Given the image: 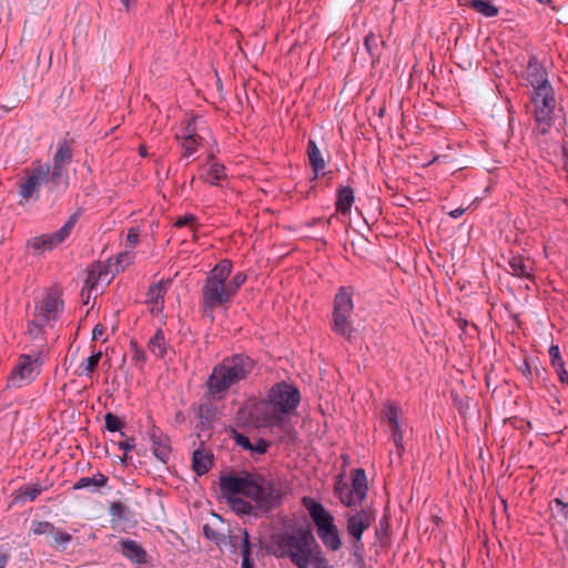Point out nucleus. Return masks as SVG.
Returning <instances> with one entry per match:
<instances>
[{
    "instance_id": "nucleus-1",
    "label": "nucleus",
    "mask_w": 568,
    "mask_h": 568,
    "mask_svg": "<svg viewBox=\"0 0 568 568\" xmlns=\"http://www.w3.org/2000/svg\"><path fill=\"white\" fill-rule=\"evenodd\" d=\"M222 495H244L255 501L256 507L270 511L282 503L283 490L280 483L260 474L224 476L220 480Z\"/></svg>"
},
{
    "instance_id": "nucleus-2",
    "label": "nucleus",
    "mask_w": 568,
    "mask_h": 568,
    "mask_svg": "<svg viewBox=\"0 0 568 568\" xmlns=\"http://www.w3.org/2000/svg\"><path fill=\"white\" fill-rule=\"evenodd\" d=\"M300 402L301 393L294 384L276 383L270 388L265 404L251 412V418L257 427H282Z\"/></svg>"
},
{
    "instance_id": "nucleus-3",
    "label": "nucleus",
    "mask_w": 568,
    "mask_h": 568,
    "mask_svg": "<svg viewBox=\"0 0 568 568\" xmlns=\"http://www.w3.org/2000/svg\"><path fill=\"white\" fill-rule=\"evenodd\" d=\"M255 367V362L244 354H235L225 357L215 365L206 379L207 396L215 400H222L227 392L247 379Z\"/></svg>"
},
{
    "instance_id": "nucleus-4",
    "label": "nucleus",
    "mask_w": 568,
    "mask_h": 568,
    "mask_svg": "<svg viewBox=\"0 0 568 568\" xmlns=\"http://www.w3.org/2000/svg\"><path fill=\"white\" fill-rule=\"evenodd\" d=\"M272 547L273 555L277 558H288L297 568H308L318 544L308 528L298 527L291 532L274 535Z\"/></svg>"
},
{
    "instance_id": "nucleus-5",
    "label": "nucleus",
    "mask_w": 568,
    "mask_h": 568,
    "mask_svg": "<svg viewBox=\"0 0 568 568\" xmlns=\"http://www.w3.org/2000/svg\"><path fill=\"white\" fill-rule=\"evenodd\" d=\"M232 273V262L222 260L207 274L201 288V310L204 316L214 321L213 312L217 308H227L234 296L226 281Z\"/></svg>"
},
{
    "instance_id": "nucleus-6",
    "label": "nucleus",
    "mask_w": 568,
    "mask_h": 568,
    "mask_svg": "<svg viewBox=\"0 0 568 568\" xmlns=\"http://www.w3.org/2000/svg\"><path fill=\"white\" fill-rule=\"evenodd\" d=\"M354 290L352 286H341L334 298L333 325L334 333L349 338L353 332L351 314Z\"/></svg>"
},
{
    "instance_id": "nucleus-7",
    "label": "nucleus",
    "mask_w": 568,
    "mask_h": 568,
    "mask_svg": "<svg viewBox=\"0 0 568 568\" xmlns=\"http://www.w3.org/2000/svg\"><path fill=\"white\" fill-rule=\"evenodd\" d=\"M530 100L534 104V119L538 123V131L545 135L554 123V112L556 109L554 88L534 91Z\"/></svg>"
},
{
    "instance_id": "nucleus-8",
    "label": "nucleus",
    "mask_w": 568,
    "mask_h": 568,
    "mask_svg": "<svg viewBox=\"0 0 568 568\" xmlns=\"http://www.w3.org/2000/svg\"><path fill=\"white\" fill-rule=\"evenodd\" d=\"M73 149L72 142L63 139L57 143V150L52 158L51 184L53 187L63 185L64 187L69 184V174L67 165L72 162Z\"/></svg>"
},
{
    "instance_id": "nucleus-9",
    "label": "nucleus",
    "mask_w": 568,
    "mask_h": 568,
    "mask_svg": "<svg viewBox=\"0 0 568 568\" xmlns=\"http://www.w3.org/2000/svg\"><path fill=\"white\" fill-rule=\"evenodd\" d=\"M79 214L73 213L69 216L65 224L58 231L51 234H42L28 241V247L32 248L37 253H42L47 250H52L62 242H64L71 234L72 229L78 222Z\"/></svg>"
},
{
    "instance_id": "nucleus-10",
    "label": "nucleus",
    "mask_w": 568,
    "mask_h": 568,
    "mask_svg": "<svg viewBox=\"0 0 568 568\" xmlns=\"http://www.w3.org/2000/svg\"><path fill=\"white\" fill-rule=\"evenodd\" d=\"M43 182L51 183L50 165L38 163L26 171L24 181L20 183L18 193L23 200L29 201L39 193Z\"/></svg>"
},
{
    "instance_id": "nucleus-11",
    "label": "nucleus",
    "mask_w": 568,
    "mask_h": 568,
    "mask_svg": "<svg viewBox=\"0 0 568 568\" xmlns=\"http://www.w3.org/2000/svg\"><path fill=\"white\" fill-rule=\"evenodd\" d=\"M366 493L367 479L365 470L357 468L353 470L352 487L341 490L339 499L346 506H355L364 500Z\"/></svg>"
},
{
    "instance_id": "nucleus-12",
    "label": "nucleus",
    "mask_w": 568,
    "mask_h": 568,
    "mask_svg": "<svg viewBox=\"0 0 568 568\" xmlns=\"http://www.w3.org/2000/svg\"><path fill=\"white\" fill-rule=\"evenodd\" d=\"M38 357L32 358L30 355H20L18 363L12 368L8 377V386L21 387L22 385L30 383L38 373L36 371V363Z\"/></svg>"
},
{
    "instance_id": "nucleus-13",
    "label": "nucleus",
    "mask_w": 568,
    "mask_h": 568,
    "mask_svg": "<svg viewBox=\"0 0 568 568\" xmlns=\"http://www.w3.org/2000/svg\"><path fill=\"white\" fill-rule=\"evenodd\" d=\"M412 437V427L402 418V412L393 405V444L399 458L403 457Z\"/></svg>"
},
{
    "instance_id": "nucleus-14",
    "label": "nucleus",
    "mask_w": 568,
    "mask_h": 568,
    "mask_svg": "<svg viewBox=\"0 0 568 568\" xmlns=\"http://www.w3.org/2000/svg\"><path fill=\"white\" fill-rule=\"evenodd\" d=\"M526 80L532 87L534 91H540L547 88H552L548 80L546 68L535 54H530L526 67Z\"/></svg>"
},
{
    "instance_id": "nucleus-15",
    "label": "nucleus",
    "mask_w": 568,
    "mask_h": 568,
    "mask_svg": "<svg viewBox=\"0 0 568 568\" xmlns=\"http://www.w3.org/2000/svg\"><path fill=\"white\" fill-rule=\"evenodd\" d=\"M63 308V301L60 298V293L57 290H49L40 305L36 306L34 314L45 320V322L55 321L59 313Z\"/></svg>"
},
{
    "instance_id": "nucleus-16",
    "label": "nucleus",
    "mask_w": 568,
    "mask_h": 568,
    "mask_svg": "<svg viewBox=\"0 0 568 568\" xmlns=\"http://www.w3.org/2000/svg\"><path fill=\"white\" fill-rule=\"evenodd\" d=\"M508 266L509 273L513 276L527 280L535 278V261L529 256L510 252L508 257Z\"/></svg>"
},
{
    "instance_id": "nucleus-17",
    "label": "nucleus",
    "mask_w": 568,
    "mask_h": 568,
    "mask_svg": "<svg viewBox=\"0 0 568 568\" xmlns=\"http://www.w3.org/2000/svg\"><path fill=\"white\" fill-rule=\"evenodd\" d=\"M303 505L306 507L312 519L314 520L317 532L335 526L333 523V516L325 510L321 503H317L312 498L304 497Z\"/></svg>"
},
{
    "instance_id": "nucleus-18",
    "label": "nucleus",
    "mask_w": 568,
    "mask_h": 568,
    "mask_svg": "<svg viewBox=\"0 0 568 568\" xmlns=\"http://www.w3.org/2000/svg\"><path fill=\"white\" fill-rule=\"evenodd\" d=\"M152 450L154 456L163 463H166L171 456L170 438L159 428L153 427L150 434Z\"/></svg>"
},
{
    "instance_id": "nucleus-19",
    "label": "nucleus",
    "mask_w": 568,
    "mask_h": 568,
    "mask_svg": "<svg viewBox=\"0 0 568 568\" xmlns=\"http://www.w3.org/2000/svg\"><path fill=\"white\" fill-rule=\"evenodd\" d=\"M372 518L367 510L357 511L348 518L347 531L359 541L363 532L369 527Z\"/></svg>"
},
{
    "instance_id": "nucleus-20",
    "label": "nucleus",
    "mask_w": 568,
    "mask_h": 568,
    "mask_svg": "<svg viewBox=\"0 0 568 568\" xmlns=\"http://www.w3.org/2000/svg\"><path fill=\"white\" fill-rule=\"evenodd\" d=\"M121 552L128 559L136 564H145L148 561V554L141 545L131 539H122L120 542Z\"/></svg>"
},
{
    "instance_id": "nucleus-21",
    "label": "nucleus",
    "mask_w": 568,
    "mask_h": 568,
    "mask_svg": "<svg viewBox=\"0 0 568 568\" xmlns=\"http://www.w3.org/2000/svg\"><path fill=\"white\" fill-rule=\"evenodd\" d=\"M550 364L558 375V379L562 384H568V373L565 368V362L561 357L558 345L552 344L549 349Z\"/></svg>"
},
{
    "instance_id": "nucleus-22",
    "label": "nucleus",
    "mask_w": 568,
    "mask_h": 568,
    "mask_svg": "<svg viewBox=\"0 0 568 568\" xmlns=\"http://www.w3.org/2000/svg\"><path fill=\"white\" fill-rule=\"evenodd\" d=\"M354 203V192L351 186H342L337 191L336 212L346 215Z\"/></svg>"
},
{
    "instance_id": "nucleus-23",
    "label": "nucleus",
    "mask_w": 568,
    "mask_h": 568,
    "mask_svg": "<svg viewBox=\"0 0 568 568\" xmlns=\"http://www.w3.org/2000/svg\"><path fill=\"white\" fill-rule=\"evenodd\" d=\"M213 465L212 455L196 449L192 457V468L196 475L202 476L206 474Z\"/></svg>"
},
{
    "instance_id": "nucleus-24",
    "label": "nucleus",
    "mask_w": 568,
    "mask_h": 568,
    "mask_svg": "<svg viewBox=\"0 0 568 568\" xmlns=\"http://www.w3.org/2000/svg\"><path fill=\"white\" fill-rule=\"evenodd\" d=\"M108 483V477L101 473L92 477H81L74 485L73 489H90L91 491H97L100 487L105 486Z\"/></svg>"
},
{
    "instance_id": "nucleus-25",
    "label": "nucleus",
    "mask_w": 568,
    "mask_h": 568,
    "mask_svg": "<svg viewBox=\"0 0 568 568\" xmlns=\"http://www.w3.org/2000/svg\"><path fill=\"white\" fill-rule=\"evenodd\" d=\"M148 348L154 356L159 358H163L166 355L168 343L162 328H159L153 335V337L150 338L148 343Z\"/></svg>"
},
{
    "instance_id": "nucleus-26",
    "label": "nucleus",
    "mask_w": 568,
    "mask_h": 568,
    "mask_svg": "<svg viewBox=\"0 0 568 568\" xmlns=\"http://www.w3.org/2000/svg\"><path fill=\"white\" fill-rule=\"evenodd\" d=\"M307 155H308L311 166H312L313 171L315 172V176H317V174L325 169L326 164H325V161L322 156V153H321L318 146L316 145L315 141H313V140L308 141Z\"/></svg>"
},
{
    "instance_id": "nucleus-27",
    "label": "nucleus",
    "mask_w": 568,
    "mask_h": 568,
    "mask_svg": "<svg viewBox=\"0 0 568 568\" xmlns=\"http://www.w3.org/2000/svg\"><path fill=\"white\" fill-rule=\"evenodd\" d=\"M165 290L162 283L151 285L148 291V303L153 304L152 312H160L163 308Z\"/></svg>"
},
{
    "instance_id": "nucleus-28",
    "label": "nucleus",
    "mask_w": 568,
    "mask_h": 568,
    "mask_svg": "<svg viewBox=\"0 0 568 568\" xmlns=\"http://www.w3.org/2000/svg\"><path fill=\"white\" fill-rule=\"evenodd\" d=\"M468 7L487 18L496 17L499 9L490 0H470Z\"/></svg>"
},
{
    "instance_id": "nucleus-29",
    "label": "nucleus",
    "mask_w": 568,
    "mask_h": 568,
    "mask_svg": "<svg viewBox=\"0 0 568 568\" xmlns=\"http://www.w3.org/2000/svg\"><path fill=\"white\" fill-rule=\"evenodd\" d=\"M317 535L327 548L332 550L339 549L342 542L336 526L322 530Z\"/></svg>"
},
{
    "instance_id": "nucleus-30",
    "label": "nucleus",
    "mask_w": 568,
    "mask_h": 568,
    "mask_svg": "<svg viewBox=\"0 0 568 568\" xmlns=\"http://www.w3.org/2000/svg\"><path fill=\"white\" fill-rule=\"evenodd\" d=\"M226 497L230 501L231 508L240 515H250L254 507L250 501H246L242 497H239L236 495H223Z\"/></svg>"
},
{
    "instance_id": "nucleus-31",
    "label": "nucleus",
    "mask_w": 568,
    "mask_h": 568,
    "mask_svg": "<svg viewBox=\"0 0 568 568\" xmlns=\"http://www.w3.org/2000/svg\"><path fill=\"white\" fill-rule=\"evenodd\" d=\"M226 178L225 168L223 164L217 162H213L210 165L206 176L204 181L211 185H217L219 182Z\"/></svg>"
},
{
    "instance_id": "nucleus-32",
    "label": "nucleus",
    "mask_w": 568,
    "mask_h": 568,
    "mask_svg": "<svg viewBox=\"0 0 568 568\" xmlns=\"http://www.w3.org/2000/svg\"><path fill=\"white\" fill-rule=\"evenodd\" d=\"M102 357V352L99 351L97 353H93L90 357H88L81 365L79 372V375H91L98 367L99 362Z\"/></svg>"
},
{
    "instance_id": "nucleus-33",
    "label": "nucleus",
    "mask_w": 568,
    "mask_h": 568,
    "mask_svg": "<svg viewBox=\"0 0 568 568\" xmlns=\"http://www.w3.org/2000/svg\"><path fill=\"white\" fill-rule=\"evenodd\" d=\"M241 540L235 535H224L221 537L217 546L220 548H226L230 552L236 554Z\"/></svg>"
},
{
    "instance_id": "nucleus-34",
    "label": "nucleus",
    "mask_w": 568,
    "mask_h": 568,
    "mask_svg": "<svg viewBox=\"0 0 568 568\" xmlns=\"http://www.w3.org/2000/svg\"><path fill=\"white\" fill-rule=\"evenodd\" d=\"M48 324V322H45V320H43L42 317H39L38 315L34 314V318L32 321L29 322L28 324V334L32 337V338H37L38 336H40L43 332V327Z\"/></svg>"
},
{
    "instance_id": "nucleus-35",
    "label": "nucleus",
    "mask_w": 568,
    "mask_h": 568,
    "mask_svg": "<svg viewBox=\"0 0 568 568\" xmlns=\"http://www.w3.org/2000/svg\"><path fill=\"white\" fill-rule=\"evenodd\" d=\"M42 493V487L39 484L28 485L21 489L20 494L17 496L19 500H34Z\"/></svg>"
},
{
    "instance_id": "nucleus-36",
    "label": "nucleus",
    "mask_w": 568,
    "mask_h": 568,
    "mask_svg": "<svg viewBox=\"0 0 568 568\" xmlns=\"http://www.w3.org/2000/svg\"><path fill=\"white\" fill-rule=\"evenodd\" d=\"M201 138L182 136L181 146L184 150L183 155L189 156L196 152Z\"/></svg>"
},
{
    "instance_id": "nucleus-37",
    "label": "nucleus",
    "mask_w": 568,
    "mask_h": 568,
    "mask_svg": "<svg viewBox=\"0 0 568 568\" xmlns=\"http://www.w3.org/2000/svg\"><path fill=\"white\" fill-rule=\"evenodd\" d=\"M105 429L114 433L123 428L124 422H122L116 415L106 413L104 416Z\"/></svg>"
},
{
    "instance_id": "nucleus-38",
    "label": "nucleus",
    "mask_w": 568,
    "mask_h": 568,
    "mask_svg": "<svg viewBox=\"0 0 568 568\" xmlns=\"http://www.w3.org/2000/svg\"><path fill=\"white\" fill-rule=\"evenodd\" d=\"M31 531L34 535H51L54 532V525L49 521L33 520L31 525Z\"/></svg>"
},
{
    "instance_id": "nucleus-39",
    "label": "nucleus",
    "mask_w": 568,
    "mask_h": 568,
    "mask_svg": "<svg viewBox=\"0 0 568 568\" xmlns=\"http://www.w3.org/2000/svg\"><path fill=\"white\" fill-rule=\"evenodd\" d=\"M246 278V274H244L243 272H239L231 280L226 281V284L234 297L237 294L241 286L245 283Z\"/></svg>"
},
{
    "instance_id": "nucleus-40",
    "label": "nucleus",
    "mask_w": 568,
    "mask_h": 568,
    "mask_svg": "<svg viewBox=\"0 0 568 568\" xmlns=\"http://www.w3.org/2000/svg\"><path fill=\"white\" fill-rule=\"evenodd\" d=\"M133 257H134L133 252L126 251V252L120 253L115 257V271L116 272L123 271L128 265H130L132 263Z\"/></svg>"
},
{
    "instance_id": "nucleus-41",
    "label": "nucleus",
    "mask_w": 568,
    "mask_h": 568,
    "mask_svg": "<svg viewBox=\"0 0 568 568\" xmlns=\"http://www.w3.org/2000/svg\"><path fill=\"white\" fill-rule=\"evenodd\" d=\"M243 538L239 547L241 548L242 560L245 558H251L252 544L250 541V536L246 529H243Z\"/></svg>"
},
{
    "instance_id": "nucleus-42",
    "label": "nucleus",
    "mask_w": 568,
    "mask_h": 568,
    "mask_svg": "<svg viewBox=\"0 0 568 568\" xmlns=\"http://www.w3.org/2000/svg\"><path fill=\"white\" fill-rule=\"evenodd\" d=\"M128 508L121 501H114L110 506V514L113 517H118L119 519L126 518Z\"/></svg>"
},
{
    "instance_id": "nucleus-43",
    "label": "nucleus",
    "mask_w": 568,
    "mask_h": 568,
    "mask_svg": "<svg viewBox=\"0 0 568 568\" xmlns=\"http://www.w3.org/2000/svg\"><path fill=\"white\" fill-rule=\"evenodd\" d=\"M203 534L205 538L214 541L216 545L219 544L221 537H223V534H220L216 530H214L209 524H205L203 526Z\"/></svg>"
},
{
    "instance_id": "nucleus-44",
    "label": "nucleus",
    "mask_w": 568,
    "mask_h": 568,
    "mask_svg": "<svg viewBox=\"0 0 568 568\" xmlns=\"http://www.w3.org/2000/svg\"><path fill=\"white\" fill-rule=\"evenodd\" d=\"M51 535L53 536L54 542L58 546H63V545L70 542L72 539L70 534H68L65 531H59L55 528H54V532Z\"/></svg>"
},
{
    "instance_id": "nucleus-45",
    "label": "nucleus",
    "mask_w": 568,
    "mask_h": 568,
    "mask_svg": "<svg viewBox=\"0 0 568 568\" xmlns=\"http://www.w3.org/2000/svg\"><path fill=\"white\" fill-rule=\"evenodd\" d=\"M270 443L263 438H258L254 444H252L250 452L256 454H265Z\"/></svg>"
},
{
    "instance_id": "nucleus-46",
    "label": "nucleus",
    "mask_w": 568,
    "mask_h": 568,
    "mask_svg": "<svg viewBox=\"0 0 568 568\" xmlns=\"http://www.w3.org/2000/svg\"><path fill=\"white\" fill-rule=\"evenodd\" d=\"M196 221V217L193 215V214H186L184 216H181L179 217L175 223H174V226L176 227H183V226H186V225H190V226H194V223Z\"/></svg>"
},
{
    "instance_id": "nucleus-47",
    "label": "nucleus",
    "mask_w": 568,
    "mask_h": 568,
    "mask_svg": "<svg viewBox=\"0 0 568 568\" xmlns=\"http://www.w3.org/2000/svg\"><path fill=\"white\" fill-rule=\"evenodd\" d=\"M118 446L121 450H123L124 456H123L122 460L125 462L128 458V453L131 452L135 447L134 438H128L123 442H120L118 444Z\"/></svg>"
},
{
    "instance_id": "nucleus-48",
    "label": "nucleus",
    "mask_w": 568,
    "mask_h": 568,
    "mask_svg": "<svg viewBox=\"0 0 568 568\" xmlns=\"http://www.w3.org/2000/svg\"><path fill=\"white\" fill-rule=\"evenodd\" d=\"M456 323L458 325V328L465 333V334H468V328L470 327L475 333L478 332V328L475 324H470L466 318H463V317H458L456 318Z\"/></svg>"
},
{
    "instance_id": "nucleus-49",
    "label": "nucleus",
    "mask_w": 568,
    "mask_h": 568,
    "mask_svg": "<svg viewBox=\"0 0 568 568\" xmlns=\"http://www.w3.org/2000/svg\"><path fill=\"white\" fill-rule=\"evenodd\" d=\"M318 554H320V548L317 550H315V555H314L313 560H312V564L314 565V568H333L328 564V561L325 558L320 557Z\"/></svg>"
},
{
    "instance_id": "nucleus-50",
    "label": "nucleus",
    "mask_w": 568,
    "mask_h": 568,
    "mask_svg": "<svg viewBox=\"0 0 568 568\" xmlns=\"http://www.w3.org/2000/svg\"><path fill=\"white\" fill-rule=\"evenodd\" d=\"M131 347L133 348V356H132V359L134 362H140V363H144L146 361V356H145V353L140 349L136 345L135 342L131 341Z\"/></svg>"
},
{
    "instance_id": "nucleus-51",
    "label": "nucleus",
    "mask_w": 568,
    "mask_h": 568,
    "mask_svg": "<svg viewBox=\"0 0 568 568\" xmlns=\"http://www.w3.org/2000/svg\"><path fill=\"white\" fill-rule=\"evenodd\" d=\"M235 443L243 447L246 450H250L252 443L250 442L248 437H246L243 434L235 433L234 435Z\"/></svg>"
},
{
    "instance_id": "nucleus-52",
    "label": "nucleus",
    "mask_w": 568,
    "mask_h": 568,
    "mask_svg": "<svg viewBox=\"0 0 568 568\" xmlns=\"http://www.w3.org/2000/svg\"><path fill=\"white\" fill-rule=\"evenodd\" d=\"M139 237H140L139 229H136V227H131V229L128 231V234H126V241H128L131 245H135V244H138V242H139Z\"/></svg>"
},
{
    "instance_id": "nucleus-53",
    "label": "nucleus",
    "mask_w": 568,
    "mask_h": 568,
    "mask_svg": "<svg viewBox=\"0 0 568 568\" xmlns=\"http://www.w3.org/2000/svg\"><path fill=\"white\" fill-rule=\"evenodd\" d=\"M183 136L200 138L196 134V129H195L194 120H189V122H187V124L185 126L184 135Z\"/></svg>"
},
{
    "instance_id": "nucleus-54",
    "label": "nucleus",
    "mask_w": 568,
    "mask_h": 568,
    "mask_svg": "<svg viewBox=\"0 0 568 568\" xmlns=\"http://www.w3.org/2000/svg\"><path fill=\"white\" fill-rule=\"evenodd\" d=\"M105 328L102 324H97L92 331V339H99L104 335Z\"/></svg>"
},
{
    "instance_id": "nucleus-55",
    "label": "nucleus",
    "mask_w": 568,
    "mask_h": 568,
    "mask_svg": "<svg viewBox=\"0 0 568 568\" xmlns=\"http://www.w3.org/2000/svg\"><path fill=\"white\" fill-rule=\"evenodd\" d=\"M122 7L126 12H130L131 9L136 4L138 0H119Z\"/></svg>"
},
{
    "instance_id": "nucleus-56",
    "label": "nucleus",
    "mask_w": 568,
    "mask_h": 568,
    "mask_svg": "<svg viewBox=\"0 0 568 568\" xmlns=\"http://www.w3.org/2000/svg\"><path fill=\"white\" fill-rule=\"evenodd\" d=\"M520 371L524 373V375L531 374V367L527 359L524 361L523 366L520 367Z\"/></svg>"
},
{
    "instance_id": "nucleus-57",
    "label": "nucleus",
    "mask_w": 568,
    "mask_h": 568,
    "mask_svg": "<svg viewBox=\"0 0 568 568\" xmlns=\"http://www.w3.org/2000/svg\"><path fill=\"white\" fill-rule=\"evenodd\" d=\"M556 503L561 506L562 515L566 519H568V504L561 501L560 499H556Z\"/></svg>"
},
{
    "instance_id": "nucleus-58",
    "label": "nucleus",
    "mask_w": 568,
    "mask_h": 568,
    "mask_svg": "<svg viewBox=\"0 0 568 568\" xmlns=\"http://www.w3.org/2000/svg\"><path fill=\"white\" fill-rule=\"evenodd\" d=\"M9 561V555L0 551V568H6Z\"/></svg>"
},
{
    "instance_id": "nucleus-59",
    "label": "nucleus",
    "mask_w": 568,
    "mask_h": 568,
    "mask_svg": "<svg viewBox=\"0 0 568 568\" xmlns=\"http://www.w3.org/2000/svg\"><path fill=\"white\" fill-rule=\"evenodd\" d=\"M464 212H465V209L460 207V209H456V210L450 211L448 214H449V216H452L454 219H458V217H460L464 214Z\"/></svg>"
},
{
    "instance_id": "nucleus-60",
    "label": "nucleus",
    "mask_w": 568,
    "mask_h": 568,
    "mask_svg": "<svg viewBox=\"0 0 568 568\" xmlns=\"http://www.w3.org/2000/svg\"><path fill=\"white\" fill-rule=\"evenodd\" d=\"M241 568H254V562H253L252 558L243 559Z\"/></svg>"
},
{
    "instance_id": "nucleus-61",
    "label": "nucleus",
    "mask_w": 568,
    "mask_h": 568,
    "mask_svg": "<svg viewBox=\"0 0 568 568\" xmlns=\"http://www.w3.org/2000/svg\"><path fill=\"white\" fill-rule=\"evenodd\" d=\"M373 40H375V38L373 36H368L365 38V45L368 51H371V41H373Z\"/></svg>"
},
{
    "instance_id": "nucleus-62",
    "label": "nucleus",
    "mask_w": 568,
    "mask_h": 568,
    "mask_svg": "<svg viewBox=\"0 0 568 568\" xmlns=\"http://www.w3.org/2000/svg\"><path fill=\"white\" fill-rule=\"evenodd\" d=\"M385 113H386V106H385V105H383V106H381V108H379V110H378V115H379L381 118H383Z\"/></svg>"
},
{
    "instance_id": "nucleus-63",
    "label": "nucleus",
    "mask_w": 568,
    "mask_h": 568,
    "mask_svg": "<svg viewBox=\"0 0 568 568\" xmlns=\"http://www.w3.org/2000/svg\"><path fill=\"white\" fill-rule=\"evenodd\" d=\"M562 155L568 160V145L562 146Z\"/></svg>"
},
{
    "instance_id": "nucleus-64",
    "label": "nucleus",
    "mask_w": 568,
    "mask_h": 568,
    "mask_svg": "<svg viewBox=\"0 0 568 568\" xmlns=\"http://www.w3.org/2000/svg\"><path fill=\"white\" fill-rule=\"evenodd\" d=\"M564 544H565V547H566V549L568 551V532L565 536Z\"/></svg>"
}]
</instances>
